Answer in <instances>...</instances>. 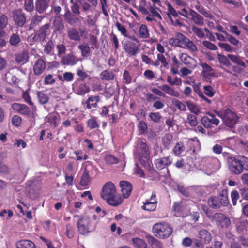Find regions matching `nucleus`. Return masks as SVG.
Wrapping results in <instances>:
<instances>
[{
    "instance_id": "1",
    "label": "nucleus",
    "mask_w": 248,
    "mask_h": 248,
    "mask_svg": "<svg viewBox=\"0 0 248 248\" xmlns=\"http://www.w3.org/2000/svg\"><path fill=\"white\" fill-rule=\"evenodd\" d=\"M70 3L71 11L66 6L63 17L70 25L76 26L80 21V19L76 16L80 14V5L81 7V11L85 13L90 10L91 5L85 0H70Z\"/></svg>"
},
{
    "instance_id": "2",
    "label": "nucleus",
    "mask_w": 248,
    "mask_h": 248,
    "mask_svg": "<svg viewBox=\"0 0 248 248\" xmlns=\"http://www.w3.org/2000/svg\"><path fill=\"white\" fill-rule=\"evenodd\" d=\"M100 196L106 201L108 204L113 206L120 205L123 201L121 195L117 192L115 185L111 182H108L104 185Z\"/></svg>"
},
{
    "instance_id": "3",
    "label": "nucleus",
    "mask_w": 248,
    "mask_h": 248,
    "mask_svg": "<svg viewBox=\"0 0 248 248\" xmlns=\"http://www.w3.org/2000/svg\"><path fill=\"white\" fill-rule=\"evenodd\" d=\"M207 218L212 223L221 228H227L231 223L230 220L224 214L217 212L213 214L211 210L207 209L203 210Z\"/></svg>"
},
{
    "instance_id": "4",
    "label": "nucleus",
    "mask_w": 248,
    "mask_h": 248,
    "mask_svg": "<svg viewBox=\"0 0 248 248\" xmlns=\"http://www.w3.org/2000/svg\"><path fill=\"white\" fill-rule=\"evenodd\" d=\"M152 232L157 238L164 239L171 235L173 228L169 223L162 222L155 224L152 228Z\"/></svg>"
},
{
    "instance_id": "5",
    "label": "nucleus",
    "mask_w": 248,
    "mask_h": 248,
    "mask_svg": "<svg viewBox=\"0 0 248 248\" xmlns=\"http://www.w3.org/2000/svg\"><path fill=\"white\" fill-rule=\"evenodd\" d=\"M229 201L226 191L223 190L218 196L211 197L208 200V205L213 209H219L228 205Z\"/></svg>"
},
{
    "instance_id": "6",
    "label": "nucleus",
    "mask_w": 248,
    "mask_h": 248,
    "mask_svg": "<svg viewBox=\"0 0 248 248\" xmlns=\"http://www.w3.org/2000/svg\"><path fill=\"white\" fill-rule=\"evenodd\" d=\"M79 232L83 235H87L95 228V224L93 223L91 219L88 217H83L77 222Z\"/></svg>"
},
{
    "instance_id": "7",
    "label": "nucleus",
    "mask_w": 248,
    "mask_h": 248,
    "mask_svg": "<svg viewBox=\"0 0 248 248\" xmlns=\"http://www.w3.org/2000/svg\"><path fill=\"white\" fill-rule=\"evenodd\" d=\"M222 119L227 127L232 128L239 121V117L235 112L228 108L224 110Z\"/></svg>"
},
{
    "instance_id": "8",
    "label": "nucleus",
    "mask_w": 248,
    "mask_h": 248,
    "mask_svg": "<svg viewBox=\"0 0 248 248\" xmlns=\"http://www.w3.org/2000/svg\"><path fill=\"white\" fill-rule=\"evenodd\" d=\"M229 169L231 172L235 174H239L243 171V167L241 164L240 156H231L227 159Z\"/></svg>"
},
{
    "instance_id": "9",
    "label": "nucleus",
    "mask_w": 248,
    "mask_h": 248,
    "mask_svg": "<svg viewBox=\"0 0 248 248\" xmlns=\"http://www.w3.org/2000/svg\"><path fill=\"white\" fill-rule=\"evenodd\" d=\"M50 27L49 23H46L40 27L35 32L34 36L33 37V40L41 43L44 42L47 36L50 33Z\"/></svg>"
},
{
    "instance_id": "10",
    "label": "nucleus",
    "mask_w": 248,
    "mask_h": 248,
    "mask_svg": "<svg viewBox=\"0 0 248 248\" xmlns=\"http://www.w3.org/2000/svg\"><path fill=\"white\" fill-rule=\"evenodd\" d=\"M202 163L205 170L211 173L217 170L219 167V161L215 157H205L203 158Z\"/></svg>"
},
{
    "instance_id": "11",
    "label": "nucleus",
    "mask_w": 248,
    "mask_h": 248,
    "mask_svg": "<svg viewBox=\"0 0 248 248\" xmlns=\"http://www.w3.org/2000/svg\"><path fill=\"white\" fill-rule=\"evenodd\" d=\"M73 90L75 93L80 95H84L90 92L89 86L84 82L79 80L76 81L73 84Z\"/></svg>"
},
{
    "instance_id": "12",
    "label": "nucleus",
    "mask_w": 248,
    "mask_h": 248,
    "mask_svg": "<svg viewBox=\"0 0 248 248\" xmlns=\"http://www.w3.org/2000/svg\"><path fill=\"white\" fill-rule=\"evenodd\" d=\"M123 47L125 52L130 56H135L140 51L139 46L132 41H125L123 45Z\"/></svg>"
},
{
    "instance_id": "13",
    "label": "nucleus",
    "mask_w": 248,
    "mask_h": 248,
    "mask_svg": "<svg viewBox=\"0 0 248 248\" xmlns=\"http://www.w3.org/2000/svg\"><path fill=\"white\" fill-rule=\"evenodd\" d=\"M13 20L16 25L20 27H23L26 22L25 15L19 9L13 11Z\"/></svg>"
},
{
    "instance_id": "14",
    "label": "nucleus",
    "mask_w": 248,
    "mask_h": 248,
    "mask_svg": "<svg viewBox=\"0 0 248 248\" xmlns=\"http://www.w3.org/2000/svg\"><path fill=\"white\" fill-rule=\"evenodd\" d=\"M156 197V193L153 191L152 193L150 199H147L141 206V209L148 211H155L157 207V200L155 199Z\"/></svg>"
},
{
    "instance_id": "15",
    "label": "nucleus",
    "mask_w": 248,
    "mask_h": 248,
    "mask_svg": "<svg viewBox=\"0 0 248 248\" xmlns=\"http://www.w3.org/2000/svg\"><path fill=\"white\" fill-rule=\"evenodd\" d=\"M211 116V118H209L205 116L201 120L202 124L206 128H211L213 125L217 126L219 124V119L217 118L214 115L212 114Z\"/></svg>"
},
{
    "instance_id": "16",
    "label": "nucleus",
    "mask_w": 248,
    "mask_h": 248,
    "mask_svg": "<svg viewBox=\"0 0 248 248\" xmlns=\"http://www.w3.org/2000/svg\"><path fill=\"white\" fill-rule=\"evenodd\" d=\"M46 68V61L42 58L37 59L33 66V71L35 75L42 74Z\"/></svg>"
},
{
    "instance_id": "17",
    "label": "nucleus",
    "mask_w": 248,
    "mask_h": 248,
    "mask_svg": "<svg viewBox=\"0 0 248 248\" xmlns=\"http://www.w3.org/2000/svg\"><path fill=\"white\" fill-rule=\"evenodd\" d=\"M53 32L62 34L64 29V25L62 18L60 16L55 17L52 22Z\"/></svg>"
},
{
    "instance_id": "18",
    "label": "nucleus",
    "mask_w": 248,
    "mask_h": 248,
    "mask_svg": "<svg viewBox=\"0 0 248 248\" xmlns=\"http://www.w3.org/2000/svg\"><path fill=\"white\" fill-rule=\"evenodd\" d=\"M172 161V158L170 156H169L155 160V164L158 170H161L165 167L171 165Z\"/></svg>"
},
{
    "instance_id": "19",
    "label": "nucleus",
    "mask_w": 248,
    "mask_h": 248,
    "mask_svg": "<svg viewBox=\"0 0 248 248\" xmlns=\"http://www.w3.org/2000/svg\"><path fill=\"white\" fill-rule=\"evenodd\" d=\"M120 186L121 188L122 195L124 198H127L131 195L132 190V185L129 182L121 181L120 182Z\"/></svg>"
},
{
    "instance_id": "20",
    "label": "nucleus",
    "mask_w": 248,
    "mask_h": 248,
    "mask_svg": "<svg viewBox=\"0 0 248 248\" xmlns=\"http://www.w3.org/2000/svg\"><path fill=\"white\" fill-rule=\"evenodd\" d=\"M78 61V59L72 53H70L63 56L61 60V63L63 65H75Z\"/></svg>"
},
{
    "instance_id": "21",
    "label": "nucleus",
    "mask_w": 248,
    "mask_h": 248,
    "mask_svg": "<svg viewBox=\"0 0 248 248\" xmlns=\"http://www.w3.org/2000/svg\"><path fill=\"white\" fill-rule=\"evenodd\" d=\"M49 7V2L46 0H36L35 9L40 14L44 13Z\"/></svg>"
},
{
    "instance_id": "22",
    "label": "nucleus",
    "mask_w": 248,
    "mask_h": 248,
    "mask_svg": "<svg viewBox=\"0 0 248 248\" xmlns=\"http://www.w3.org/2000/svg\"><path fill=\"white\" fill-rule=\"evenodd\" d=\"M189 15L191 16L190 20L197 26H202L204 22L203 17L193 10H190Z\"/></svg>"
},
{
    "instance_id": "23",
    "label": "nucleus",
    "mask_w": 248,
    "mask_h": 248,
    "mask_svg": "<svg viewBox=\"0 0 248 248\" xmlns=\"http://www.w3.org/2000/svg\"><path fill=\"white\" fill-rule=\"evenodd\" d=\"M199 238L202 242L204 244H209L212 240L211 233L206 230H201L198 233Z\"/></svg>"
},
{
    "instance_id": "24",
    "label": "nucleus",
    "mask_w": 248,
    "mask_h": 248,
    "mask_svg": "<svg viewBox=\"0 0 248 248\" xmlns=\"http://www.w3.org/2000/svg\"><path fill=\"white\" fill-rule=\"evenodd\" d=\"M115 76L114 71L110 69L103 70L100 74V78L102 80H112L114 79Z\"/></svg>"
},
{
    "instance_id": "25",
    "label": "nucleus",
    "mask_w": 248,
    "mask_h": 248,
    "mask_svg": "<svg viewBox=\"0 0 248 248\" xmlns=\"http://www.w3.org/2000/svg\"><path fill=\"white\" fill-rule=\"evenodd\" d=\"M100 101V97L99 95H91L88 97L86 101L87 108L91 109L92 108H96L97 103Z\"/></svg>"
},
{
    "instance_id": "26",
    "label": "nucleus",
    "mask_w": 248,
    "mask_h": 248,
    "mask_svg": "<svg viewBox=\"0 0 248 248\" xmlns=\"http://www.w3.org/2000/svg\"><path fill=\"white\" fill-rule=\"evenodd\" d=\"M29 54L27 51H23L16 55L15 60L18 63L24 64L28 62Z\"/></svg>"
},
{
    "instance_id": "27",
    "label": "nucleus",
    "mask_w": 248,
    "mask_h": 248,
    "mask_svg": "<svg viewBox=\"0 0 248 248\" xmlns=\"http://www.w3.org/2000/svg\"><path fill=\"white\" fill-rule=\"evenodd\" d=\"M228 57L234 63L243 68H246V65L243 60V58L238 55L233 54H228Z\"/></svg>"
},
{
    "instance_id": "28",
    "label": "nucleus",
    "mask_w": 248,
    "mask_h": 248,
    "mask_svg": "<svg viewBox=\"0 0 248 248\" xmlns=\"http://www.w3.org/2000/svg\"><path fill=\"white\" fill-rule=\"evenodd\" d=\"M8 23V18L5 15L0 16V38L5 37L6 33L4 29L6 27Z\"/></svg>"
},
{
    "instance_id": "29",
    "label": "nucleus",
    "mask_w": 248,
    "mask_h": 248,
    "mask_svg": "<svg viewBox=\"0 0 248 248\" xmlns=\"http://www.w3.org/2000/svg\"><path fill=\"white\" fill-rule=\"evenodd\" d=\"M88 163V164H86L84 167L83 173L92 178L95 175L97 169L89 162Z\"/></svg>"
},
{
    "instance_id": "30",
    "label": "nucleus",
    "mask_w": 248,
    "mask_h": 248,
    "mask_svg": "<svg viewBox=\"0 0 248 248\" xmlns=\"http://www.w3.org/2000/svg\"><path fill=\"white\" fill-rule=\"evenodd\" d=\"M117 90L119 92L120 88L118 87V85H117V87L116 88L115 85L113 84L108 85L106 86L105 89V94L107 98H110L112 97L114 94L116 90Z\"/></svg>"
},
{
    "instance_id": "31",
    "label": "nucleus",
    "mask_w": 248,
    "mask_h": 248,
    "mask_svg": "<svg viewBox=\"0 0 248 248\" xmlns=\"http://www.w3.org/2000/svg\"><path fill=\"white\" fill-rule=\"evenodd\" d=\"M44 16L36 15L32 18L31 23L29 25V30H31L34 29L37 26H39Z\"/></svg>"
},
{
    "instance_id": "32",
    "label": "nucleus",
    "mask_w": 248,
    "mask_h": 248,
    "mask_svg": "<svg viewBox=\"0 0 248 248\" xmlns=\"http://www.w3.org/2000/svg\"><path fill=\"white\" fill-rule=\"evenodd\" d=\"M161 90L164 92L166 93L175 97H179L180 94L178 91H175L171 87L167 84L163 85L161 87H159Z\"/></svg>"
},
{
    "instance_id": "33",
    "label": "nucleus",
    "mask_w": 248,
    "mask_h": 248,
    "mask_svg": "<svg viewBox=\"0 0 248 248\" xmlns=\"http://www.w3.org/2000/svg\"><path fill=\"white\" fill-rule=\"evenodd\" d=\"M237 231L239 233L243 232L244 231L248 230V220H240L237 222L236 224Z\"/></svg>"
},
{
    "instance_id": "34",
    "label": "nucleus",
    "mask_w": 248,
    "mask_h": 248,
    "mask_svg": "<svg viewBox=\"0 0 248 248\" xmlns=\"http://www.w3.org/2000/svg\"><path fill=\"white\" fill-rule=\"evenodd\" d=\"M181 64V63L177 59L176 56H174L172 58V62L171 63V72L173 74H178L179 73L178 69Z\"/></svg>"
},
{
    "instance_id": "35",
    "label": "nucleus",
    "mask_w": 248,
    "mask_h": 248,
    "mask_svg": "<svg viewBox=\"0 0 248 248\" xmlns=\"http://www.w3.org/2000/svg\"><path fill=\"white\" fill-rule=\"evenodd\" d=\"M173 136L171 134H165L162 138V143L166 149H169L172 143Z\"/></svg>"
},
{
    "instance_id": "36",
    "label": "nucleus",
    "mask_w": 248,
    "mask_h": 248,
    "mask_svg": "<svg viewBox=\"0 0 248 248\" xmlns=\"http://www.w3.org/2000/svg\"><path fill=\"white\" fill-rule=\"evenodd\" d=\"M200 66L202 68V75L204 78H207L212 76L211 72L213 70V68L206 63H201Z\"/></svg>"
},
{
    "instance_id": "37",
    "label": "nucleus",
    "mask_w": 248,
    "mask_h": 248,
    "mask_svg": "<svg viewBox=\"0 0 248 248\" xmlns=\"http://www.w3.org/2000/svg\"><path fill=\"white\" fill-rule=\"evenodd\" d=\"M35 244L31 241L29 240H21L17 244L16 248H35Z\"/></svg>"
},
{
    "instance_id": "38",
    "label": "nucleus",
    "mask_w": 248,
    "mask_h": 248,
    "mask_svg": "<svg viewBox=\"0 0 248 248\" xmlns=\"http://www.w3.org/2000/svg\"><path fill=\"white\" fill-rule=\"evenodd\" d=\"M78 48L80 50L82 57H87L90 55L92 48L88 44H80L78 46Z\"/></svg>"
},
{
    "instance_id": "39",
    "label": "nucleus",
    "mask_w": 248,
    "mask_h": 248,
    "mask_svg": "<svg viewBox=\"0 0 248 248\" xmlns=\"http://www.w3.org/2000/svg\"><path fill=\"white\" fill-rule=\"evenodd\" d=\"M185 147L184 143L182 142H177L173 148L172 151L173 154L177 156H180L184 152Z\"/></svg>"
},
{
    "instance_id": "40",
    "label": "nucleus",
    "mask_w": 248,
    "mask_h": 248,
    "mask_svg": "<svg viewBox=\"0 0 248 248\" xmlns=\"http://www.w3.org/2000/svg\"><path fill=\"white\" fill-rule=\"evenodd\" d=\"M150 155V152L147 144L141 141L140 144V151L139 152V156Z\"/></svg>"
},
{
    "instance_id": "41",
    "label": "nucleus",
    "mask_w": 248,
    "mask_h": 248,
    "mask_svg": "<svg viewBox=\"0 0 248 248\" xmlns=\"http://www.w3.org/2000/svg\"><path fill=\"white\" fill-rule=\"evenodd\" d=\"M67 34L69 38L72 40L79 41L80 37L77 30L72 28L67 31Z\"/></svg>"
},
{
    "instance_id": "42",
    "label": "nucleus",
    "mask_w": 248,
    "mask_h": 248,
    "mask_svg": "<svg viewBox=\"0 0 248 248\" xmlns=\"http://www.w3.org/2000/svg\"><path fill=\"white\" fill-rule=\"evenodd\" d=\"M217 58L220 64L226 66H230L231 65L230 60L227 56L221 54L217 55Z\"/></svg>"
},
{
    "instance_id": "43",
    "label": "nucleus",
    "mask_w": 248,
    "mask_h": 248,
    "mask_svg": "<svg viewBox=\"0 0 248 248\" xmlns=\"http://www.w3.org/2000/svg\"><path fill=\"white\" fill-rule=\"evenodd\" d=\"M140 37L141 38L146 39L149 37V31L146 25L142 24L139 29Z\"/></svg>"
},
{
    "instance_id": "44",
    "label": "nucleus",
    "mask_w": 248,
    "mask_h": 248,
    "mask_svg": "<svg viewBox=\"0 0 248 248\" xmlns=\"http://www.w3.org/2000/svg\"><path fill=\"white\" fill-rule=\"evenodd\" d=\"M37 97L39 103L41 104H46L49 99V97L47 94L43 91H38L37 93Z\"/></svg>"
},
{
    "instance_id": "45",
    "label": "nucleus",
    "mask_w": 248,
    "mask_h": 248,
    "mask_svg": "<svg viewBox=\"0 0 248 248\" xmlns=\"http://www.w3.org/2000/svg\"><path fill=\"white\" fill-rule=\"evenodd\" d=\"M54 43L52 40H49L44 46V52L46 55H49L54 48Z\"/></svg>"
},
{
    "instance_id": "46",
    "label": "nucleus",
    "mask_w": 248,
    "mask_h": 248,
    "mask_svg": "<svg viewBox=\"0 0 248 248\" xmlns=\"http://www.w3.org/2000/svg\"><path fill=\"white\" fill-rule=\"evenodd\" d=\"M148 240L153 248H163L161 242L152 236H150Z\"/></svg>"
},
{
    "instance_id": "47",
    "label": "nucleus",
    "mask_w": 248,
    "mask_h": 248,
    "mask_svg": "<svg viewBox=\"0 0 248 248\" xmlns=\"http://www.w3.org/2000/svg\"><path fill=\"white\" fill-rule=\"evenodd\" d=\"M141 57L142 61L146 64H151L155 67H158L159 65V63L154 62L145 54H142L141 55Z\"/></svg>"
},
{
    "instance_id": "48",
    "label": "nucleus",
    "mask_w": 248,
    "mask_h": 248,
    "mask_svg": "<svg viewBox=\"0 0 248 248\" xmlns=\"http://www.w3.org/2000/svg\"><path fill=\"white\" fill-rule=\"evenodd\" d=\"M137 127L138 129L140 135L145 134L148 130V126L147 124L142 121L139 122Z\"/></svg>"
},
{
    "instance_id": "49",
    "label": "nucleus",
    "mask_w": 248,
    "mask_h": 248,
    "mask_svg": "<svg viewBox=\"0 0 248 248\" xmlns=\"http://www.w3.org/2000/svg\"><path fill=\"white\" fill-rule=\"evenodd\" d=\"M191 30L199 38L202 39L205 37L204 33L202 29L193 25L191 27Z\"/></svg>"
},
{
    "instance_id": "50",
    "label": "nucleus",
    "mask_w": 248,
    "mask_h": 248,
    "mask_svg": "<svg viewBox=\"0 0 248 248\" xmlns=\"http://www.w3.org/2000/svg\"><path fill=\"white\" fill-rule=\"evenodd\" d=\"M196 9L205 17L209 18L211 19L214 18V16L211 14L209 11H206V9L203 7H200V6H196Z\"/></svg>"
},
{
    "instance_id": "51",
    "label": "nucleus",
    "mask_w": 248,
    "mask_h": 248,
    "mask_svg": "<svg viewBox=\"0 0 248 248\" xmlns=\"http://www.w3.org/2000/svg\"><path fill=\"white\" fill-rule=\"evenodd\" d=\"M147 6L146 0H140V5L138 11L144 15H149V11L145 8Z\"/></svg>"
},
{
    "instance_id": "52",
    "label": "nucleus",
    "mask_w": 248,
    "mask_h": 248,
    "mask_svg": "<svg viewBox=\"0 0 248 248\" xmlns=\"http://www.w3.org/2000/svg\"><path fill=\"white\" fill-rule=\"evenodd\" d=\"M105 161L107 164L112 165L119 163V159L112 155H107L105 157Z\"/></svg>"
},
{
    "instance_id": "53",
    "label": "nucleus",
    "mask_w": 248,
    "mask_h": 248,
    "mask_svg": "<svg viewBox=\"0 0 248 248\" xmlns=\"http://www.w3.org/2000/svg\"><path fill=\"white\" fill-rule=\"evenodd\" d=\"M155 62H158L159 63L161 62L162 64L161 67H163L164 68H167L168 66V62L163 54L158 53L157 54V60Z\"/></svg>"
},
{
    "instance_id": "54",
    "label": "nucleus",
    "mask_w": 248,
    "mask_h": 248,
    "mask_svg": "<svg viewBox=\"0 0 248 248\" xmlns=\"http://www.w3.org/2000/svg\"><path fill=\"white\" fill-rule=\"evenodd\" d=\"M24 8L29 12H31L34 10L33 0H24Z\"/></svg>"
},
{
    "instance_id": "55",
    "label": "nucleus",
    "mask_w": 248,
    "mask_h": 248,
    "mask_svg": "<svg viewBox=\"0 0 248 248\" xmlns=\"http://www.w3.org/2000/svg\"><path fill=\"white\" fill-rule=\"evenodd\" d=\"M172 104L180 111H185L186 109L185 105L177 99H174L172 100Z\"/></svg>"
},
{
    "instance_id": "56",
    "label": "nucleus",
    "mask_w": 248,
    "mask_h": 248,
    "mask_svg": "<svg viewBox=\"0 0 248 248\" xmlns=\"http://www.w3.org/2000/svg\"><path fill=\"white\" fill-rule=\"evenodd\" d=\"M139 159L141 164L146 169H147L149 167H150L151 165L149 160L150 159V155H143V156H139Z\"/></svg>"
},
{
    "instance_id": "57",
    "label": "nucleus",
    "mask_w": 248,
    "mask_h": 248,
    "mask_svg": "<svg viewBox=\"0 0 248 248\" xmlns=\"http://www.w3.org/2000/svg\"><path fill=\"white\" fill-rule=\"evenodd\" d=\"M178 43L180 44V47H184V45L186 41L187 37L181 33L178 32L176 34Z\"/></svg>"
},
{
    "instance_id": "58",
    "label": "nucleus",
    "mask_w": 248,
    "mask_h": 248,
    "mask_svg": "<svg viewBox=\"0 0 248 248\" xmlns=\"http://www.w3.org/2000/svg\"><path fill=\"white\" fill-rule=\"evenodd\" d=\"M20 42L19 35L17 34H13L9 40V43L13 46H17Z\"/></svg>"
},
{
    "instance_id": "59",
    "label": "nucleus",
    "mask_w": 248,
    "mask_h": 248,
    "mask_svg": "<svg viewBox=\"0 0 248 248\" xmlns=\"http://www.w3.org/2000/svg\"><path fill=\"white\" fill-rule=\"evenodd\" d=\"M133 241L137 248H148L146 243L141 239H133Z\"/></svg>"
},
{
    "instance_id": "60",
    "label": "nucleus",
    "mask_w": 248,
    "mask_h": 248,
    "mask_svg": "<svg viewBox=\"0 0 248 248\" xmlns=\"http://www.w3.org/2000/svg\"><path fill=\"white\" fill-rule=\"evenodd\" d=\"M185 47L188 48L193 52H196L198 51L196 45L188 38L185 43L184 47Z\"/></svg>"
},
{
    "instance_id": "61",
    "label": "nucleus",
    "mask_w": 248,
    "mask_h": 248,
    "mask_svg": "<svg viewBox=\"0 0 248 248\" xmlns=\"http://www.w3.org/2000/svg\"><path fill=\"white\" fill-rule=\"evenodd\" d=\"M89 40L90 43L91 45V48L92 49L98 48V39L96 36L94 35H91L89 37Z\"/></svg>"
},
{
    "instance_id": "62",
    "label": "nucleus",
    "mask_w": 248,
    "mask_h": 248,
    "mask_svg": "<svg viewBox=\"0 0 248 248\" xmlns=\"http://www.w3.org/2000/svg\"><path fill=\"white\" fill-rule=\"evenodd\" d=\"M87 126L90 129H93L99 127V124L94 118L89 119L87 122Z\"/></svg>"
},
{
    "instance_id": "63",
    "label": "nucleus",
    "mask_w": 248,
    "mask_h": 248,
    "mask_svg": "<svg viewBox=\"0 0 248 248\" xmlns=\"http://www.w3.org/2000/svg\"><path fill=\"white\" fill-rule=\"evenodd\" d=\"M150 119L155 123H158L162 118V116L159 112H151L149 116Z\"/></svg>"
},
{
    "instance_id": "64",
    "label": "nucleus",
    "mask_w": 248,
    "mask_h": 248,
    "mask_svg": "<svg viewBox=\"0 0 248 248\" xmlns=\"http://www.w3.org/2000/svg\"><path fill=\"white\" fill-rule=\"evenodd\" d=\"M18 113L22 115L30 116L31 113V111L30 108L26 105L22 104Z\"/></svg>"
}]
</instances>
